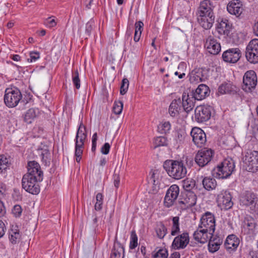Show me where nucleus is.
Masks as SVG:
<instances>
[{
	"label": "nucleus",
	"mask_w": 258,
	"mask_h": 258,
	"mask_svg": "<svg viewBox=\"0 0 258 258\" xmlns=\"http://www.w3.org/2000/svg\"><path fill=\"white\" fill-rule=\"evenodd\" d=\"M27 169L28 172L22 179V187L32 195H38L40 192L38 182L43 180V172L39 164L35 161L28 162Z\"/></svg>",
	"instance_id": "obj_1"
},
{
	"label": "nucleus",
	"mask_w": 258,
	"mask_h": 258,
	"mask_svg": "<svg viewBox=\"0 0 258 258\" xmlns=\"http://www.w3.org/2000/svg\"><path fill=\"white\" fill-rule=\"evenodd\" d=\"M163 168L171 177L180 179L187 174V169L183 160H167L163 163Z\"/></svg>",
	"instance_id": "obj_2"
},
{
	"label": "nucleus",
	"mask_w": 258,
	"mask_h": 258,
	"mask_svg": "<svg viewBox=\"0 0 258 258\" xmlns=\"http://www.w3.org/2000/svg\"><path fill=\"white\" fill-rule=\"evenodd\" d=\"M235 163L231 158H226L212 171L213 175L219 179L228 178L234 171Z\"/></svg>",
	"instance_id": "obj_3"
},
{
	"label": "nucleus",
	"mask_w": 258,
	"mask_h": 258,
	"mask_svg": "<svg viewBox=\"0 0 258 258\" xmlns=\"http://www.w3.org/2000/svg\"><path fill=\"white\" fill-rule=\"evenodd\" d=\"M20 90L16 87L7 88L5 90L4 102L7 106L12 108L16 106L22 99Z\"/></svg>",
	"instance_id": "obj_4"
},
{
	"label": "nucleus",
	"mask_w": 258,
	"mask_h": 258,
	"mask_svg": "<svg viewBox=\"0 0 258 258\" xmlns=\"http://www.w3.org/2000/svg\"><path fill=\"white\" fill-rule=\"evenodd\" d=\"M242 160L247 171L254 172L258 170V151L248 150Z\"/></svg>",
	"instance_id": "obj_5"
},
{
	"label": "nucleus",
	"mask_w": 258,
	"mask_h": 258,
	"mask_svg": "<svg viewBox=\"0 0 258 258\" xmlns=\"http://www.w3.org/2000/svg\"><path fill=\"white\" fill-rule=\"evenodd\" d=\"M213 108L208 105H201L195 109V120L198 123H203L209 120L211 117Z\"/></svg>",
	"instance_id": "obj_6"
},
{
	"label": "nucleus",
	"mask_w": 258,
	"mask_h": 258,
	"mask_svg": "<svg viewBox=\"0 0 258 258\" xmlns=\"http://www.w3.org/2000/svg\"><path fill=\"white\" fill-rule=\"evenodd\" d=\"M214 152L211 149L204 148L198 152L195 157L196 164L200 167L207 165L211 161Z\"/></svg>",
	"instance_id": "obj_7"
},
{
	"label": "nucleus",
	"mask_w": 258,
	"mask_h": 258,
	"mask_svg": "<svg viewBox=\"0 0 258 258\" xmlns=\"http://www.w3.org/2000/svg\"><path fill=\"white\" fill-rule=\"evenodd\" d=\"M245 57L251 63H258V39L251 40L246 47Z\"/></svg>",
	"instance_id": "obj_8"
},
{
	"label": "nucleus",
	"mask_w": 258,
	"mask_h": 258,
	"mask_svg": "<svg viewBox=\"0 0 258 258\" xmlns=\"http://www.w3.org/2000/svg\"><path fill=\"white\" fill-rule=\"evenodd\" d=\"M199 228H203L209 232V234H214L215 230V219L214 215L207 212L201 217Z\"/></svg>",
	"instance_id": "obj_9"
},
{
	"label": "nucleus",
	"mask_w": 258,
	"mask_h": 258,
	"mask_svg": "<svg viewBox=\"0 0 258 258\" xmlns=\"http://www.w3.org/2000/svg\"><path fill=\"white\" fill-rule=\"evenodd\" d=\"M243 90L246 92H251L257 84V76L253 70L247 71L243 77Z\"/></svg>",
	"instance_id": "obj_10"
},
{
	"label": "nucleus",
	"mask_w": 258,
	"mask_h": 258,
	"mask_svg": "<svg viewBox=\"0 0 258 258\" xmlns=\"http://www.w3.org/2000/svg\"><path fill=\"white\" fill-rule=\"evenodd\" d=\"M257 202V195L249 191H246L240 199L241 205L249 207L251 210H254L256 208Z\"/></svg>",
	"instance_id": "obj_11"
},
{
	"label": "nucleus",
	"mask_w": 258,
	"mask_h": 258,
	"mask_svg": "<svg viewBox=\"0 0 258 258\" xmlns=\"http://www.w3.org/2000/svg\"><path fill=\"white\" fill-rule=\"evenodd\" d=\"M217 201L218 207L222 210H229L233 205V203L232 201V196L230 192L227 190L221 191L217 196Z\"/></svg>",
	"instance_id": "obj_12"
},
{
	"label": "nucleus",
	"mask_w": 258,
	"mask_h": 258,
	"mask_svg": "<svg viewBox=\"0 0 258 258\" xmlns=\"http://www.w3.org/2000/svg\"><path fill=\"white\" fill-rule=\"evenodd\" d=\"M179 193V188L176 184H173L168 189L164 198V204L167 208L171 207L177 199Z\"/></svg>",
	"instance_id": "obj_13"
},
{
	"label": "nucleus",
	"mask_w": 258,
	"mask_h": 258,
	"mask_svg": "<svg viewBox=\"0 0 258 258\" xmlns=\"http://www.w3.org/2000/svg\"><path fill=\"white\" fill-rule=\"evenodd\" d=\"M192 141L197 147L201 148L203 147L206 141V135L205 132L199 127H194L190 132Z\"/></svg>",
	"instance_id": "obj_14"
},
{
	"label": "nucleus",
	"mask_w": 258,
	"mask_h": 258,
	"mask_svg": "<svg viewBox=\"0 0 258 258\" xmlns=\"http://www.w3.org/2000/svg\"><path fill=\"white\" fill-rule=\"evenodd\" d=\"M241 56V52L239 48H230L225 51L222 54L224 61L229 63H236Z\"/></svg>",
	"instance_id": "obj_15"
},
{
	"label": "nucleus",
	"mask_w": 258,
	"mask_h": 258,
	"mask_svg": "<svg viewBox=\"0 0 258 258\" xmlns=\"http://www.w3.org/2000/svg\"><path fill=\"white\" fill-rule=\"evenodd\" d=\"M197 202V196L193 191L181 192L179 204L184 205V208H189L194 206Z\"/></svg>",
	"instance_id": "obj_16"
},
{
	"label": "nucleus",
	"mask_w": 258,
	"mask_h": 258,
	"mask_svg": "<svg viewBox=\"0 0 258 258\" xmlns=\"http://www.w3.org/2000/svg\"><path fill=\"white\" fill-rule=\"evenodd\" d=\"M218 33L221 35H224L225 37L231 38L233 34L232 26L230 22L226 19H223L218 24L217 27Z\"/></svg>",
	"instance_id": "obj_17"
},
{
	"label": "nucleus",
	"mask_w": 258,
	"mask_h": 258,
	"mask_svg": "<svg viewBox=\"0 0 258 258\" xmlns=\"http://www.w3.org/2000/svg\"><path fill=\"white\" fill-rule=\"evenodd\" d=\"M189 241L188 233L183 232L174 238L172 246L175 249H183L187 245Z\"/></svg>",
	"instance_id": "obj_18"
},
{
	"label": "nucleus",
	"mask_w": 258,
	"mask_h": 258,
	"mask_svg": "<svg viewBox=\"0 0 258 258\" xmlns=\"http://www.w3.org/2000/svg\"><path fill=\"white\" fill-rule=\"evenodd\" d=\"M210 90L209 87L203 84L199 85L195 90H192L191 96H192L197 100H202L210 95Z\"/></svg>",
	"instance_id": "obj_19"
},
{
	"label": "nucleus",
	"mask_w": 258,
	"mask_h": 258,
	"mask_svg": "<svg viewBox=\"0 0 258 258\" xmlns=\"http://www.w3.org/2000/svg\"><path fill=\"white\" fill-rule=\"evenodd\" d=\"M257 226L255 219L250 216L247 217L244 219L242 227V232L244 234L252 235L254 233Z\"/></svg>",
	"instance_id": "obj_20"
},
{
	"label": "nucleus",
	"mask_w": 258,
	"mask_h": 258,
	"mask_svg": "<svg viewBox=\"0 0 258 258\" xmlns=\"http://www.w3.org/2000/svg\"><path fill=\"white\" fill-rule=\"evenodd\" d=\"M205 47L212 54H217L221 50V45L213 36H209L206 39Z\"/></svg>",
	"instance_id": "obj_21"
},
{
	"label": "nucleus",
	"mask_w": 258,
	"mask_h": 258,
	"mask_svg": "<svg viewBox=\"0 0 258 258\" xmlns=\"http://www.w3.org/2000/svg\"><path fill=\"white\" fill-rule=\"evenodd\" d=\"M87 137L80 136L78 138H75V156L76 157V160L77 163H80L82 158L83 150L85 147V142L87 139Z\"/></svg>",
	"instance_id": "obj_22"
},
{
	"label": "nucleus",
	"mask_w": 258,
	"mask_h": 258,
	"mask_svg": "<svg viewBox=\"0 0 258 258\" xmlns=\"http://www.w3.org/2000/svg\"><path fill=\"white\" fill-rule=\"evenodd\" d=\"M196 100L194 97L188 93L184 92L182 95V104L185 111L190 112L194 108Z\"/></svg>",
	"instance_id": "obj_23"
},
{
	"label": "nucleus",
	"mask_w": 258,
	"mask_h": 258,
	"mask_svg": "<svg viewBox=\"0 0 258 258\" xmlns=\"http://www.w3.org/2000/svg\"><path fill=\"white\" fill-rule=\"evenodd\" d=\"M208 250L211 253H214L217 251L222 243V239L217 235L209 234Z\"/></svg>",
	"instance_id": "obj_24"
},
{
	"label": "nucleus",
	"mask_w": 258,
	"mask_h": 258,
	"mask_svg": "<svg viewBox=\"0 0 258 258\" xmlns=\"http://www.w3.org/2000/svg\"><path fill=\"white\" fill-rule=\"evenodd\" d=\"M205 13H208L209 16L214 15L210 0H204L201 2L197 12V17L203 16L204 14Z\"/></svg>",
	"instance_id": "obj_25"
},
{
	"label": "nucleus",
	"mask_w": 258,
	"mask_h": 258,
	"mask_svg": "<svg viewBox=\"0 0 258 258\" xmlns=\"http://www.w3.org/2000/svg\"><path fill=\"white\" fill-rule=\"evenodd\" d=\"M239 239L235 235L231 234L226 238L224 246L227 250L234 251L239 245Z\"/></svg>",
	"instance_id": "obj_26"
},
{
	"label": "nucleus",
	"mask_w": 258,
	"mask_h": 258,
	"mask_svg": "<svg viewBox=\"0 0 258 258\" xmlns=\"http://www.w3.org/2000/svg\"><path fill=\"white\" fill-rule=\"evenodd\" d=\"M190 83L197 84L204 81L203 70L200 68L195 69L188 75Z\"/></svg>",
	"instance_id": "obj_27"
},
{
	"label": "nucleus",
	"mask_w": 258,
	"mask_h": 258,
	"mask_svg": "<svg viewBox=\"0 0 258 258\" xmlns=\"http://www.w3.org/2000/svg\"><path fill=\"white\" fill-rule=\"evenodd\" d=\"M227 10L230 14L239 16L242 13L243 8L242 4L238 0H235L228 4Z\"/></svg>",
	"instance_id": "obj_28"
},
{
	"label": "nucleus",
	"mask_w": 258,
	"mask_h": 258,
	"mask_svg": "<svg viewBox=\"0 0 258 258\" xmlns=\"http://www.w3.org/2000/svg\"><path fill=\"white\" fill-rule=\"evenodd\" d=\"M238 88L235 85L230 83L222 84L218 88V93L221 95L224 94H236Z\"/></svg>",
	"instance_id": "obj_29"
},
{
	"label": "nucleus",
	"mask_w": 258,
	"mask_h": 258,
	"mask_svg": "<svg viewBox=\"0 0 258 258\" xmlns=\"http://www.w3.org/2000/svg\"><path fill=\"white\" fill-rule=\"evenodd\" d=\"M197 17V20L199 24L205 29H210L213 26L215 21V16L211 15L207 16Z\"/></svg>",
	"instance_id": "obj_30"
},
{
	"label": "nucleus",
	"mask_w": 258,
	"mask_h": 258,
	"mask_svg": "<svg viewBox=\"0 0 258 258\" xmlns=\"http://www.w3.org/2000/svg\"><path fill=\"white\" fill-rule=\"evenodd\" d=\"M193 236L196 241L201 243H205L209 238V232L203 228H199V226L194 232Z\"/></svg>",
	"instance_id": "obj_31"
},
{
	"label": "nucleus",
	"mask_w": 258,
	"mask_h": 258,
	"mask_svg": "<svg viewBox=\"0 0 258 258\" xmlns=\"http://www.w3.org/2000/svg\"><path fill=\"white\" fill-rule=\"evenodd\" d=\"M181 104L180 98L172 100L169 107V113L171 116L175 117L179 115Z\"/></svg>",
	"instance_id": "obj_32"
},
{
	"label": "nucleus",
	"mask_w": 258,
	"mask_h": 258,
	"mask_svg": "<svg viewBox=\"0 0 258 258\" xmlns=\"http://www.w3.org/2000/svg\"><path fill=\"white\" fill-rule=\"evenodd\" d=\"M202 184L206 190L211 191L216 188L217 182L215 178L211 176H205L203 178Z\"/></svg>",
	"instance_id": "obj_33"
},
{
	"label": "nucleus",
	"mask_w": 258,
	"mask_h": 258,
	"mask_svg": "<svg viewBox=\"0 0 258 258\" xmlns=\"http://www.w3.org/2000/svg\"><path fill=\"white\" fill-rule=\"evenodd\" d=\"M38 113V110L35 108H30L25 113L24 120L27 123H31L33 119L36 117Z\"/></svg>",
	"instance_id": "obj_34"
},
{
	"label": "nucleus",
	"mask_w": 258,
	"mask_h": 258,
	"mask_svg": "<svg viewBox=\"0 0 258 258\" xmlns=\"http://www.w3.org/2000/svg\"><path fill=\"white\" fill-rule=\"evenodd\" d=\"M121 251L124 252L123 246L119 242L115 243L112 250L110 258H120Z\"/></svg>",
	"instance_id": "obj_35"
},
{
	"label": "nucleus",
	"mask_w": 258,
	"mask_h": 258,
	"mask_svg": "<svg viewBox=\"0 0 258 258\" xmlns=\"http://www.w3.org/2000/svg\"><path fill=\"white\" fill-rule=\"evenodd\" d=\"M155 231L157 237L162 239L167 233V228L162 222H160L157 225Z\"/></svg>",
	"instance_id": "obj_36"
},
{
	"label": "nucleus",
	"mask_w": 258,
	"mask_h": 258,
	"mask_svg": "<svg viewBox=\"0 0 258 258\" xmlns=\"http://www.w3.org/2000/svg\"><path fill=\"white\" fill-rule=\"evenodd\" d=\"M21 235L19 230L16 227L12 228L9 232V239L12 243L15 244L20 239Z\"/></svg>",
	"instance_id": "obj_37"
},
{
	"label": "nucleus",
	"mask_w": 258,
	"mask_h": 258,
	"mask_svg": "<svg viewBox=\"0 0 258 258\" xmlns=\"http://www.w3.org/2000/svg\"><path fill=\"white\" fill-rule=\"evenodd\" d=\"M196 185V181L192 179L186 178L182 181V187L184 191H192Z\"/></svg>",
	"instance_id": "obj_38"
},
{
	"label": "nucleus",
	"mask_w": 258,
	"mask_h": 258,
	"mask_svg": "<svg viewBox=\"0 0 258 258\" xmlns=\"http://www.w3.org/2000/svg\"><path fill=\"white\" fill-rule=\"evenodd\" d=\"M179 220V218L177 216L174 217L172 218V225L171 231V235L172 236L176 235L180 231Z\"/></svg>",
	"instance_id": "obj_39"
},
{
	"label": "nucleus",
	"mask_w": 258,
	"mask_h": 258,
	"mask_svg": "<svg viewBox=\"0 0 258 258\" xmlns=\"http://www.w3.org/2000/svg\"><path fill=\"white\" fill-rule=\"evenodd\" d=\"M171 129V124L169 121H162L158 126V131L161 134H166Z\"/></svg>",
	"instance_id": "obj_40"
},
{
	"label": "nucleus",
	"mask_w": 258,
	"mask_h": 258,
	"mask_svg": "<svg viewBox=\"0 0 258 258\" xmlns=\"http://www.w3.org/2000/svg\"><path fill=\"white\" fill-rule=\"evenodd\" d=\"M154 148L166 146L168 145V140L166 137L161 136L155 138L153 142Z\"/></svg>",
	"instance_id": "obj_41"
},
{
	"label": "nucleus",
	"mask_w": 258,
	"mask_h": 258,
	"mask_svg": "<svg viewBox=\"0 0 258 258\" xmlns=\"http://www.w3.org/2000/svg\"><path fill=\"white\" fill-rule=\"evenodd\" d=\"M121 166L119 167L117 166L114 170V174L113 175V179L114 181V185L115 187L117 188L119 187L120 183V170Z\"/></svg>",
	"instance_id": "obj_42"
},
{
	"label": "nucleus",
	"mask_w": 258,
	"mask_h": 258,
	"mask_svg": "<svg viewBox=\"0 0 258 258\" xmlns=\"http://www.w3.org/2000/svg\"><path fill=\"white\" fill-rule=\"evenodd\" d=\"M9 160L5 155H0V172H3L9 166Z\"/></svg>",
	"instance_id": "obj_43"
},
{
	"label": "nucleus",
	"mask_w": 258,
	"mask_h": 258,
	"mask_svg": "<svg viewBox=\"0 0 258 258\" xmlns=\"http://www.w3.org/2000/svg\"><path fill=\"white\" fill-rule=\"evenodd\" d=\"M138 245V236L136 231L133 230L131 234V239L130 242V248L131 249H135Z\"/></svg>",
	"instance_id": "obj_44"
},
{
	"label": "nucleus",
	"mask_w": 258,
	"mask_h": 258,
	"mask_svg": "<svg viewBox=\"0 0 258 258\" xmlns=\"http://www.w3.org/2000/svg\"><path fill=\"white\" fill-rule=\"evenodd\" d=\"M96 203L95 205V209L100 211L102 209L103 196L101 193H98L96 197Z\"/></svg>",
	"instance_id": "obj_45"
},
{
	"label": "nucleus",
	"mask_w": 258,
	"mask_h": 258,
	"mask_svg": "<svg viewBox=\"0 0 258 258\" xmlns=\"http://www.w3.org/2000/svg\"><path fill=\"white\" fill-rule=\"evenodd\" d=\"M72 80L76 88L79 89L80 88V80L79 72L77 70L72 73Z\"/></svg>",
	"instance_id": "obj_46"
},
{
	"label": "nucleus",
	"mask_w": 258,
	"mask_h": 258,
	"mask_svg": "<svg viewBox=\"0 0 258 258\" xmlns=\"http://www.w3.org/2000/svg\"><path fill=\"white\" fill-rule=\"evenodd\" d=\"M123 109V102L122 101H115L113 107V111L116 114H120Z\"/></svg>",
	"instance_id": "obj_47"
},
{
	"label": "nucleus",
	"mask_w": 258,
	"mask_h": 258,
	"mask_svg": "<svg viewBox=\"0 0 258 258\" xmlns=\"http://www.w3.org/2000/svg\"><path fill=\"white\" fill-rule=\"evenodd\" d=\"M82 136L87 137L86 126L83 124L82 121L81 122L78 128L76 138H79V136Z\"/></svg>",
	"instance_id": "obj_48"
},
{
	"label": "nucleus",
	"mask_w": 258,
	"mask_h": 258,
	"mask_svg": "<svg viewBox=\"0 0 258 258\" xmlns=\"http://www.w3.org/2000/svg\"><path fill=\"white\" fill-rule=\"evenodd\" d=\"M129 85V81L126 78H123L122 80L121 86L120 88V93L121 95H124L128 88Z\"/></svg>",
	"instance_id": "obj_49"
},
{
	"label": "nucleus",
	"mask_w": 258,
	"mask_h": 258,
	"mask_svg": "<svg viewBox=\"0 0 258 258\" xmlns=\"http://www.w3.org/2000/svg\"><path fill=\"white\" fill-rule=\"evenodd\" d=\"M168 251L165 248L159 249L153 255L154 258H167Z\"/></svg>",
	"instance_id": "obj_50"
},
{
	"label": "nucleus",
	"mask_w": 258,
	"mask_h": 258,
	"mask_svg": "<svg viewBox=\"0 0 258 258\" xmlns=\"http://www.w3.org/2000/svg\"><path fill=\"white\" fill-rule=\"evenodd\" d=\"M185 132L182 130H178L175 136V140L177 143H181L183 142L184 138L185 137Z\"/></svg>",
	"instance_id": "obj_51"
},
{
	"label": "nucleus",
	"mask_w": 258,
	"mask_h": 258,
	"mask_svg": "<svg viewBox=\"0 0 258 258\" xmlns=\"http://www.w3.org/2000/svg\"><path fill=\"white\" fill-rule=\"evenodd\" d=\"M51 17H49L46 19L45 20L44 24V25L49 28H52L55 27L56 25V22L55 21V19H51Z\"/></svg>",
	"instance_id": "obj_52"
},
{
	"label": "nucleus",
	"mask_w": 258,
	"mask_h": 258,
	"mask_svg": "<svg viewBox=\"0 0 258 258\" xmlns=\"http://www.w3.org/2000/svg\"><path fill=\"white\" fill-rule=\"evenodd\" d=\"M22 212L21 207L19 205H15L13 209V213L16 217H19L21 216Z\"/></svg>",
	"instance_id": "obj_53"
},
{
	"label": "nucleus",
	"mask_w": 258,
	"mask_h": 258,
	"mask_svg": "<svg viewBox=\"0 0 258 258\" xmlns=\"http://www.w3.org/2000/svg\"><path fill=\"white\" fill-rule=\"evenodd\" d=\"M41 157L42 158V160L45 162L46 161V160L50 157V153L48 149L41 150Z\"/></svg>",
	"instance_id": "obj_54"
},
{
	"label": "nucleus",
	"mask_w": 258,
	"mask_h": 258,
	"mask_svg": "<svg viewBox=\"0 0 258 258\" xmlns=\"http://www.w3.org/2000/svg\"><path fill=\"white\" fill-rule=\"evenodd\" d=\"M93 23L92 22H88L86 24L85 32L88 36H90L93 29Z\"/></svg>",
	"instance_id": "obj_55"
},
{
	"label": "nucleus",
	"mask_w": 258,
	"mask_h": 258,
	"mask_svg": "<svg viewBox=\"0 0 258 258\" xmlns=\"http://www.w3.org/2000/svg\"><path fill=\"white\" fill-rule=\"evenodd\" d=\"M110 146L109 143H106L101 148V152L103 154L107 155L109 153Z\"/></svg>",
	"instance_id": "obj_56"
},
{
	"label": "nucleus",
	"mask_w": 258,
	"mask_h": 258,
	"mask_svg": "<svg viewBox=\"0 0 258 258\" xmlns=\"http://www.w3.org/2000/svg\"><path fill=\"white\" fill-rule=\"evenodd\" d=\"M135 26V31H138L141 33L142 32L143 30L144 23L142 21H139L136 22Z\"/></svg>",
	"instance_id": "obj_57"
},
{
	"label": "nucleus",
	"mask_w": 258,
	"mask_h": 258,
	"mask_svg": "<svg viewBox=\"0 0 258 258\" xmlns=\"http://www.w3.org/2000/svg\"><path fill=\"white\" fill-rule=\"evenodd\" d=\"M30 61H35L40 57L39 53L38 52H30Z\"/></svg>",
	"instance_id": "obj_58"
},
{
	"label": "nucleus",
	"mask_w": 258,
	"mask_h": 258,
	"mask_svg": "<svg viewBox=\"0 0 258 258\" xmlns=\"http://www.w3.org/2000/svg\"><path fill=\"white\" fill-rule=\"evenodd\" d=\"M186 69V64L184 62H181L177 68L178 71L176 72L185 73Z\"/></svg>",
	"instance_id": "obj_59"
},
{
	"label": "nucleus",
	"mask_w": 258,
	"mask_h": 258,
	"mask_svg": "<svg viewBox=\"0 0 258 258\" xmlns=\"http://www.w3.org/2000/svg\"><path fill=\"white\" fill-rule=\"evenodd\" d=\"M132 32H133L132 27L131 25H128L127 27V30H126V33H125V37L127 39L131 38V40H132L131 36L132 35Z\"/></svg>",
	"instance_id": "obj_60"
},
{
	"label": "nucleus",
	"mask_w": 258,
	"mask_h": 258,
	"mask_svg": "<svg viewBox=\"0 0 258 258\" xmlns=\"http://www.w3.org/2000/svg\"><path fill=\"white\" fill-rule=\"evenodd\" d=\"M6 213V210L4 203L0 200V217L4 216Z\"/></svg>",
	"instance_id": "obj_61"
},
{
	"label": "nucleus",
	"mask_w": 258,
	"mask_h": 258,
	"mask_svg": "<svg viewBox=\"0 0 258 258\" xmlns=\"http://www.w3.org/2000/svg\"><path fill=\"white\" fill-rule=\"evenodd\" d=\"M5 225L4 222L0 220V238L3 237L5 234Z\"/></svg>",
	"instance_id": "obj_62"
},
{
	"label": "nucleus",
	"mask_w": 258,
	"mask_h": 258,
	"mask_svg": "<svg viewBox=\"0 0 258 258\" xmlns=\"http://www.w3.org/2000/svg\"><path fill=\"white\" fill-rule=\"evenodd\" d=\"M6 185L2 183V182H0V196L1 195H5V193L6 192Z\"/></svg>",
	"instance_id": "obj_63"
},
{
	"label": "nucleus",
	"mask_w": 258,
	"mask_h": 258,
	"mask_svg": "<svg viewBox=\"0 0 258 258\" xmlns=\"http://www.w3.org/2000/svg\"><path fill=\"white\" fill-rule=\"evenodd\" d=\"M142 33L139 32L138 31L135 32L134 37V40L135 42H137L140 40L141 36Z\"/></svg>",
	"instance_id": "obj_64"
}]
</instances>
